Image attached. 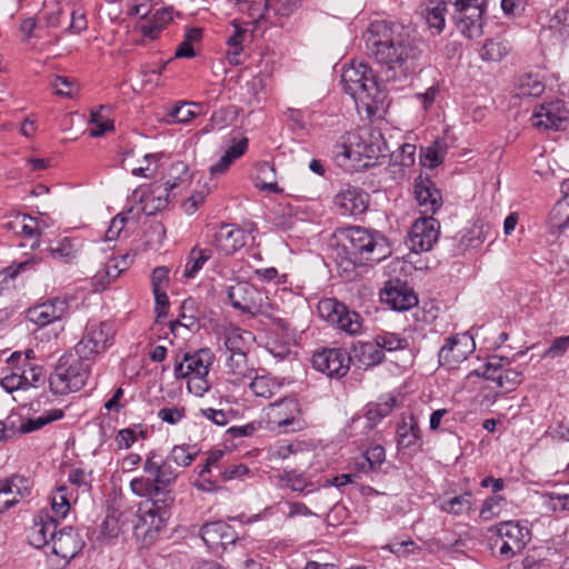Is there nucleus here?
<instances>
[{"label":"nucleus","mask_w":569,"mask_h":569,"mask_svg":"<svg viewBox=\"0 0 569 569\" xmlns=\"http://www.w3.org/2000/svg\"><path fill=\"white\" fill-rule=\"evenodd\" d=\"M365 41L373 59L387 68V80L406 79L421 67V49L398 23L371 22Z\"/></svg>","instance_id":"f257e3e1"},{"label":"nucleus","mask_w":569,"mask_h":569,"mask_svg":"<svg viewBox=\"0 0 569 569\" xmlns=\"http://www.w3.org/2000/svg\"><path fill=\"white\" fill-rule=\"evenodd\" d=\"M337 258L351 264L380 262L391 254L387 238L378 231L362 227H349L335 233Z\"/></svg>","instance_id":"f03ea898"},{"label":"nucleus","mask_w":569,"mask_h":569,"mask_svg":"<svg viewBox=\"0 0 569 569\" xmlns=\"http://www.w3.org/2000/svg\"><path fill=\"white\" fill-rule=\"evenodd\" d=\"M336 148L340 166H350L356 170L373 167L382 153L381 134L368 129L351 131L342 137V142Z\"/></svg>","instance_id":"7ed1b4c3"},{"label":"nucleus","mask_w":569,"mask_h":569,"mask_svg":"<svg viewBox=\"0 0 569 569\" xmlns=\"http://www.w3.org/2000/svg\"><path fill=\"white\" fill-rule=\"evenodd\" d=\"M173 505H158V501L140 502L132 526L136 538L144 545H150L171 517Z\"/></svg>","instance_id":"20e7f679"},{"label":"nucleus","mask_w":569,"mask_h":569,"mask_svg":"<svg viewBox=\"0 0 569 569\" xmlns=\"http://www.w3.org/2000/svg\"><path fill=\"white\" fill-rule=\"evenodd\" d=\"M89 373L88 363L62 357L49 377L50 389L56 395L76 392L86 385Z\"/></svg>","instance_id":"39448f33"},{"label":"nucleus","mask_w":569,"mask_h":569,"mask_svg":"<svg viewBox=\"0 0 569 569\" xmlns=\"http://www.w3.org/2000/svg\"><path fill=\"white\" fill-rule=\"evenodd\" d=\"M113 329L108 322H89L74 350L79 360H94L112 345Z\"/></svg>","instance_id":"423d86ee"},{"label":"nucleus","mask_w":569,"mask_h":569,"mask_svg":"<svg viewBox=\"0 0 569 569\" xmlns=\"http://www.w3.org/2000/svg\"><path fill=\"white\" fill-rule=\"evenodd\" d=\"M227 296L234 309L251 316H268L271 310L269 298L247 281H240L230 286Z\"/></svg>","instance_id":"0eeeda50"},{"label":"nucleus","mask_w":569,"mask_h":569,"mask_svg":"<svg viewBox=\"0 0 569 569\" xmlns=\"http://www.w3.org/2000/svg\"><path fill=\"white\" fill-rule=\"evenodd\" d=\"M317 309L322 319L336 326L339 330L350 336L360 333L362 328L360 315L337 299H322L319 301Z\"/></svg>","instance_id":"6e6552de"},{"label":"nucleus","mask_w":569,"mask_h":569,"mask_svg":"<svg viewBox=\"0 0 569 569\" xmlns=\"http://www.w3.org/2000/svg\"><path fill=\"white\" fill-rule=\"evenodd\" d=\"M268 422L281 432H297L307 427L298 400L283 398L270 403L267 411Z\"/></svg>","instance_id":"1a4fd4ad"},{"label":"nucleus","mask_w":569,"mask_h":569,"mask_svg":"<svg viewBox=\"0 0 569 569\" xmlns=\"http://www.w3.org/2000/svg\"><path fill=\"white\" fill-rule=\"evenodd\" d=\"M489 531L497 535L495 545L500 542L499 553L507 559L519 553L531 538L529 528L513 520L502 521L491 527Z\"/></svg>","instance_id":"9d476101"},{"label":"nucleus","mask_w":569,"mask_h":569,"mask_svg":"<svg viewBox=\"0 0 569 569\" xmlns=\"http://www.w3.org/2000/svg\"><path fill=\"white\" fill-rule=\"evenodd\" d=\"M345 91L353 99L372 98L377 92V82L371 69L363 62H352L341 73Z\"/></svg>","instance_id":"9b49d317"},{"label":"nucleus","mask_w":569,"mask_h":569,"mask_svg":"<svg viewBox=\"0 0 569 569\" xmlns=\"http://www.w3.org/2000/svg\"><path fill=\"white\" fill-rule=\"evenodd\" d=\"M477 376H482L492 380L497 386L509 392L516 389L522 381V372L509 367V360L503 357L492 356L480 368L475 371Z\"/></svg>","instance_id":"f8f14e48"},{"label":"nucleus","mask_w":569,"mask_h":569,"mask_svg":"<svg viewBox=\"0 0 569 569\" xmlns=\"http://www.w3.org/2000/svg\"><path fill=\"white\" fill-rule=\"evenodd\" d=\"M440 223L432 216L417 219L409 231L407 246L416 253L429 251L438 241Z\"/></svg>","instance_id":"ddd939ff"},{"label":"nucleus","mask_w":569,"mask_h":569,"mask_svg":"<svg viewBox=\"0 0 569 569\" xmlns=\"http://www.w3.org/2000/svg\"><path fill=\"white\" fill-rule=\"evenodd\" d=\"M350 362V355L341 348L325 349L315 353L312 357V366L317 371L337 379H340L348 373Z\"/></svg>","instance_id":"4468645a"},{"label":"nucleus","mask_w":569,"mask_h":569,"mask_svg":"<svg viewBox=\"0 0 569 569\" xmlns=\"http://www.w3.org/2000/svg\"><path fill=\"white\" fill-rule=\"evenodd\" d=\"M32 482L21 475L0 479V515L31 496Z\"/></svg>","instance_id":"2eb2a0df"},{"label":"nucleus","mask_w":569,"mask_h":569,"mask_svg":"<svg viewBox=\"0 0 569 569\" xmlns=\"http://www.w3.org/2000/svg\"><path fill=\"white\" fill-rule=\"evenodd\" d=\"M475 342L468 333L455 335L446 339L438 353L439 365L449 370L455 369L473 351Z\"/></svg>","instance_id":"dca6fc26"},{"label":"nucleus","mask_w":569,"mask_h":569,"mask_svg":"<svg viewBox=\"0 0 569 569\" xmlns=\"http://www.w3.org/2000/svg\"><path fill=\"white\" fill-rule=\"evenodd\" d=\"M224 346L227 349L224 372L230 383L239 385L250 377L252 371L248 366L247 355L239 347V339L236 336H228Z\"/></svg>","instance_id":"f3484780"},{"label":"nucleus","mask_w":569,"mask_h":569,"mask_svg":"<svg viewBox=\"0 0 569 569\" xmlns=\"http://www.w3.org/2000/svg\"><path fill=\"white\" fill-rule=\"evenodd\" d=\"M83 546L84 542L77 530L68 527L56 532L52 540H50L49 548L52 555L66 565L79 553Z\"/></svg>","instance_id":"a211bd4d"},{"label":"nucleus","mask_w":569,"mask_h":569,"mask_svg":"<svg viewBox=\"0 0 569 569\" xmlns=\"http://www.w3.org/2000/svg\"><path fill=\"white\" fill-rule=\"evenodd\" d=\"M380 297L386 305L396 311L409 310L418 303L413 290L400 280L389 281L382 289Z\"/></svg>","instance_id":"6ab92c4d"},{"label":"nucleus","mask_w":569,"mask_h":569,"mask_svg":"<svg viewBox=\"0 0 569 569\" xmlns=\"http://www.w3.org/2000/svg\"><path fill=\"white\" fill-rule=\"evenodd\" d=\"M415 198L425 214H435L442 204L440 190L427 176H418L413 183Z\"/></svg>","instance_id":"aec40b11"},{"label":"nucleus","mask_w":569,"mask_h":569,"mask_svg":"<svg viewBox=\"0 0 569 569\" xmlns=\"http://www.w3.org/2000/svg\"><path fill=\"white\" fill-rule=\"evenodd\" d=\"M569 112L563 108V102L556 101L541 104L532 116V126L545 130H560L568 121Z\"/></svg>","instance_id":"412c9836"},{"label":"nucleus","mask_w":569,"mask_h":569,"mask_svg":"<svg viewBox=\"0 0 569 569\" xmlns=\"http://www.w3.org/2000/svg\"><path fill=\"white\" fill-rule=\"evenodd\" d=\"M67 310L68 302L64 299L54 298L30 308L27 316L31 322L44 327L61 320Z\"/></svg>","instance_id":"4be33fe9"},{"label":"nucleus","mask_w":569,"mask_h":569,"mask_svg":"<svg viewBox=\"0 0 569 569\" xmlns=\"http://www.w3.org/2000/svg\"><path fill=\"white\" fill-rule=\"evenodd\" d=\"M397 445L400 450L412 452L421 448V430L417 419L410 415L403 417L397 427Z\"/></svg>","instance_id":"5701e85b"},{"label":"nucleus","mask_w":569,"mask_h":569,"mask_svg":"<svg viewBox=\"0 0 569 569\" xmlns=\"http://www.w3.org/2000/svg\"><path fill=\"white\" fill-rule=\"evenodd\" d=\"M57 532V519L49 515H38L29 530L28 539L34 548L49 547Z\"/></svg>","instance_id":"b1692460"},{"label":"nucleus","mask_w":569,"mask_h":569,"mask_svg":"<svg viewBox=\"0 0 569 569\" xmlns=\"http://www.w3.org/2000/svg\"><path fill=\"white\" fill-rule=\"evenodd\" d=\"M369 194L361 189L348 187L336 197V204L340 208L342 214L357 216L366 211L368 207Z\"/></svg>","instance_id":"393cba45"},{"label":"nucleus","mask_w":569,"mask_h":569,"mask_svg":"<svg viewBox=\"0 0 569 569\" xmlns=\"http://www.w3.org/2000/svg\"><path fill=\"white\" fill-rule=\"evenodd\" d=\"M203 542L210 549H217L224 547L229 543H233L236 535L233 529L223 521H214L206 523L200 530Z\"/></svg>","instance_id":"a878e982"},{"label":"nucleus","mask_w":569,"mask_h":569,"mask_svg":"<svg viewBox=\"0 0 569 569\" xmlns=\"http://www.w3.org/2000/svg\"><path fill=\"white\" fill-rule=\"evenodd\" d=\"M212 361L213 355L207 348L199 349L192 355L186 353L180 361V377L208 376Z\"/></svg>","instance_id":"bb28decb"},{"label":"nucleus","mask_w":569,"mask_h":569,"mask_svg":"<svg viewBox=\"0 0 569 569\" xmlns=\"http://www.w3.org/2000/svg\"><path fill=\"white\" fill-rule=\"evenodd\" d=\"M131 491L139 497L150 498L147 501H158L159 503H174V496L163 497V487L157 485L156 480L139 477L130 481Z\"/></svg>","instance_id":"cd10ccee"},{"label":"nucleus","mask_w":569,"mask_h":569,"mask_svg":"<svg viewBox=\"0 0 569 569\" xmlns=\"http://www.w3.org/2000/svg\"><path fill=\"white\" fill-rule=\"evenodd\" d=\"M20 361L21 355L13 353L7 361V366L2 369V378L0 379V385L8 392H13L17 390H24L23 382H26V377L23 376V370H20Z\"/></svg>","instance_id":"c85d7f7f"},{"label":"nucleus","mask_w":569,"mask_h":569,"mask_svg":"<svg viewBox=\"0 0 569 569\" xmlns=\"http://www.w3.org/2000/svg\"><path fill=\"white\" fill-rule=\"evenodd\" d=\"M243 238L242 230L228 224H223L214 236L218 248L226 254H231L240 249L244 243Z\"/></svg>","instance_id":"c756f323"},{"label":"nucleus","mask_w":569,"mask_h":569,"mask_svg":"<svg viewBox=\"0 0 569 569\" xmlns=\"http://www.w3.org/2000/svg\"><path fill=\"white\" fill-rule=\"evenodd\" d=\"M80 249L81 243L77 239L63 238L56 244H51L48 250L52 259L70 263L78 257Z\"/></svg>","instance_id":"7c9ffc66"},{"label":"nucleus","mask_w":569,"mask_h":569,"mask_svg":"<svg viewBox=\"0 0 569 569\" xmlns=\"http://www.w3.org/2000/svg\"><path fill=\"white\" fill-rule=\"evenodd\" d=\"M254 186L261 191L271 193H281L282 189L279 188L276 180L274 166L269 162H262L257 166V177Z\"/></svg>","instance_id":"2f4dec72"},{"label":"nucleus","mask_w":569,"mask_h":569,"mask_svg":"<svg viewBox=\"0 0 569 569\" xmlns=\"http://www.w3.org/2000/svg\"><path fill=\"white\" fill-rule=\"evenodd\" d=\"M278 482L282 487L290 488L295 492L303 493L308 489V492L315 491V485L311 481H307L302 472H298L296 469L283 470L276 476Z\"/></svg>","instance_id":"473e14b6"},{"label":"nucleus","mask_w":569,"mask_h":569,"mask_svg":"<svg viewBox=\"0 0 569 569\" xmlns=\"http://www.w3.org/2000/svg\"><path fill=\"white\" fill-rule=\"evenodd\" d=\"M511 51L508 41L501 39H488L480 50V58L488 62H499Z\"/></svg>","instance_id":"72a5a7b5"},{"label":"nucleus","mask_w":569,"mask_h":569,"mask_svg":"<svg viewBox=\"0 0 569 569\" xmlns=\"http://www.w3.org/2000/svg\"><path fill=\"white\" fill-rule=\"evenodd\" d=\"M355 352L359 361L366 367L379 365L385 359V353L376 339L375 341L360 342L355 347Z\"/></svg>","instance_id":"f704fd0d"},{"label":"nucleus","mask_w":569,"mask_h":569,"mask_svg":"<svg viewBox=\"0 0 569 569\" xmlns=\"http://www.w3.org/2000/svg\"><path fill=\"white\" fill-rule=\"evenodd\" d=\"M456 26L458 30L467 38H477L482 34L483 16H466L461 11H456Z\"/></svg>","instance_id":"c9c22d12"},{"label":"nucleus","mask_w":569,"mask_h":569,"mask_svg":"<svg viewBox=\"0 0 569 569\" xmlns=\"http://www.w3.org/2000/svg\"><path fill=\"white\" fill-rule=\"evenodd\" d=\"M248 139L242 138L236 144L230 147L224 154L220 158V160L211 166L210 172L211 174H222L224 173L230 164L238 158H240L247 150Z\"/></svg>","instance_id":"e433bc0d"},{"label":"nucleus","mask_w":569,"mask_h":569,"mask_svg":"<svg viewBox=\"0 0 569 569\" xmlns=\"http://www.w3.org/2000/svg\"><path fill=\"white\" fill-rule=\"evenodd\" d=\"M386 460L385 448L376 445L367 449L361 460L357 462L358 470L365 473L377 471Z\"/></svg>","instance_id":"4c0bfd02"},{"label":"nucleus","mask_w":569,"mask_h":569,"mask_svg":"<svg viewBox=\"0 0 569 569\" xmlns=\"http://www.w3.org/2000/svg\"><path fill=\"white\" fill-rule=\"evenodd\" d=\"M211 249H200L198 247L192 248L187 258L183 277L187 279L194 278V276L203 267V264L211 258Z\"/></svg>","instance_id":"58836bf2"},{"label":"nucleus","mask_w":569,"mask_h":569,"mask_svg":"<svg viewBox=\"0 0 569 569\" xmlns=\"http://www.w3.org/2000/svg\"><path fill=\"white\" fill-rule=\"evenodd\" d=\"M545 91V83L531 73L523 74L519 78L517 86V96L520 98L539 97Z\"/></svg>","instance_id":"ea45409f"},{"label":"nucleus","mask_w":569,"mask_h":569,"mask_svg":"<svg viewBox=\"0 0 569 569\" xmlns=\"http://www.w3.org/2000/svg\"><path fill=\"white\" fill-rule=\"evenodd\" d=\"M172 462L176 463V459L168 457L159 468H157L156 482L163 487V497L173 496L171 487L177 478Z\"/></svg>","instance_id":"a19ab883"},{"label":"nucleus","mask_w":569,"mask_h":569,"mask_svg":"<svg viewBox=\"0 0 569 569\" xmlns=\"http://www.w3.org/2000/svg\"><path fill=\"white\" fill-rule=\"evenodd\" d=\"M473 505V497L470 492L456 496L441 503V509L448 513L460 516L471 510Z\"/></svg>","instance_id":"79ce46f5"},{"label":"nucleus","mask_w":569,"mask_h":569,"mask_svg":"<svg viewBox=\"0 0 569 569\" xmlns=\"http://www.w3.org/2000/svg\"><path fill=\"white\" fill-rule=\"evenodd\" d=\"M249 386L257 397L264 399L271 398L280 388V385L269 376H256Z\"/></svg>","instance_id":"37998d69"},{"label":"nucleus","mask_w":569,"mask_h":569,"mask_svg":"<svg viewBox=\"0 0 569 569\" xmlns=\"http://www.w3.org/2000/svg\"><path fill=\"white\" fill-rule=\"evenodd\" d=\"M180 327L189 329L191 331L198 330L199 325V311L196 309V302L192 299H186L180 305Z\"/></svg>","instance_id":"c03bdc74"},{"label":"nucleus","mask_w":569,"mask_h":569,"mask_svg":"<svg viewBox=\"0 0 569 569\" xmlns=\"http://www.w3.org/2000/svg\"><path fill=\"white\" fill-rule=\"evenodd\" d=\"M36 224V220L28 214H21L14 217L13 220L8 221L4 226L8 230H12L16 233L22 232L30 238H37L38 229Z\"/></svg>","instance_id":"a18cd8bd"},{"label":"nucleus","mask_w":569,"mask_h":569,"mask_svg":"<svg viewBox=\"0 0 569 569\" xmlns=\"http://www.w3.org/2000/svg\"><path fill=\"white\" fill-rule=\"evenodd\" d=\"M396 406V398L388 397L386 400L377 402V403H369L368 409L366 412V417L369 422L377 423L382 418L389 416L393 408Z\"/></svg>","instance_id":"49530a36"},{"label":"nucleus","mask_w":569,"mask_h":569,"mask_svg":"<svg viewBox=\"0 0 569 569\" xmlns=\"http://www.w3.org/2000/svg\"><path fill=\"white\" fill-rule=\"evenodd\" d=\"M51 510L54 515L53 518H64L70 510V501L68 497V488L66 486H60L57 490L51 495Z\"/></svg>","instance_id":"de8ad7c7"},{"label":"nucleus","mask_w":569,"mask_h":569,"mask_svg":"<svg viewBox=\"0 0 569 569\" xmlns=\"http://www.w3.org/2000/svg\"><path fill=\"white\" fill-rule=\"evenodd\" d=\"M63 417V411L61 409H53L49 412H46L37 418L29 419L21 423L20 429L23 433L32 432L42 428L43 426L59 420Z\"/></svg>","instance_id":"09e8293b"},{"label":"nucleus","mask_w":569,"mask_h":569,"mask_svg":"<svg viewBox=\"0 0 569 569\" xmlns=\"http://www.w3.org/2000/svg\"><path fill=\"white\" fill-rule=\"evenodd\" d=\"M446 3L438 2L435 7H427L425 10V19L430 29H435L437 33H440L445 28V13Z\"/></svg>","instance_id":"8fccbe9b"},{"label":"nucleus","mask_w":569,"mask_h":569,"mask_svg":"<svg viewBox=\"0 0 569 569\" xmlns=\"http://www.w3.org/2000/svg\"><path fill=\"white\" fill-rule=\"evenodd\" d=\"M549 224L552 229L562 231L569 226V204L557 201L549 213Z\"/></svg>","instance_id":"3c124183"},{"label":"nucleus","mask_w":569,"mask_h":569,"mask_svg":"<svg viewBox=\"0 0 569 569\" xmlns=\"http://www.w3.org/2000/svg\"><path fill=\"white\" fill-rule=\"evenodd\" d=\"M209 193V189L206 186L194 188L191 193L180 203V208L187 216H192L199 208L204 203V200Z\"/></svg>","instance_id":"603ef678"},{"label":"nucleus","mask_w":569,"mask_h":569,"mask_svg":"<svg viewBox=\"0 0 569 569\" xmlns=\"http://www.w3.org/2000/svg\"><path fill=\"white\" fill-rule=\"evenodd\" d=\"M505 502H506L505 498L499 495H495V496L487 498L482 503L479 517L483 521H490V520L499 517L503 510Z\"/></svg>","instance_id":"864d4df0"},{"label":"nucleus","mask_w":569,"mask_h":569,"mask_svg":"<svg viewBox=\"0 0 569 569\" xmlns=\"http://www.w3.org/2000/svg\"><path fill=\"white\" fill-rule=\"evenodd\" d=\"M243 4L247 7L249 16L256 23L264 21L269 22L270 26H277V21L271 19V14H269L267 0H254L244 2Z\"/></svg>","instance_id":"5fc2aeb1"},{"label":"nucleus","mask_w":569,"mask_h":569,"mask_svg":"<svg viewBox=\"0 0 569 569\" xmlns=\"http://www.w3.org/2000/svg\"><path fill=\"white\" fill-rule=\"evenodd\" d=\"M447 146L445 141L436 140L431 146L426 148L422 164L431 169L438 167L445 159Z\"/></svg>","instance_id":"6e6d98bb"},{"label":"nucleus","mask_w":569,"mask_h":569,"mask_svg":"<svg viewBox=\"0 0 569 569\" xmlns=\"http://www.w3.org/2000/svg\"><path fill=\"white\" fill-rule=\"evenodd\" d=\"M201 39V28H186L184 39L180 42V58H193L196 56L194 44Z\"/></svg>","instance_id":"4d7b16f0"},{"label":"nucleus","mask_w":569,"mask_h":569,"mask_svg":"<svg viewBox=\"0 0 569 569\" xmlns=\"http://www.w3.org/2000/svg\"><path fill=\"white\" fill-rule=\"evenodd\" d=\"M20 370H23V376L27 379L26 382H23L24 390L30 387H37L40 382H44V373L41 367L34 366L21 358Z\"/></svg>","instance_id":"13d9d810"},{"label":"nucleus","mask_w":569,"mask_h":569,"mask_svg":"<svg viewBox=\"0 0 569 569\" xmlns=\"http://www.w3.org/2000/svg\"><path fill=\"white\" fill-rule=\"evenodd\" d=\"M269 14L277 23L282 17H288L297 7L298 0H267Z\"/></svg>","instance_id":"bf43d9fd"},{"label":"nucleus","mask_w":569,"mask_h":569,"mask_svg":"<svg viewBox=\"0 0 569 569\" xmlns=\"http://www.w3.org/2000/svg\"><path fill=\"white\" fill-rule=\"evenodd\" d=\"M376 340L382 351L402 350L408 347V341L406 339H402L399 336L390 332L377 336Z\"/></svg>","instance_id":"052dcab7"},{"label":"nucleus","mask_w":569,"mask_h":569,"mask_svg":"<svg viewBox=\"0 0 569 569\" xmlns=\"http://www.w3.org/2000/svg\"><path fill=\"white\" fill-rule=\"evenodd\" d=\"M180 379L186 380L188 391L196 397H202L210 389V383L207 379V376L196 375L189 377H180Z\"/></svg>","instance_id":"680f3d73"},{"label":"nucleus","mask_w":569,"mask_h":569,"mask_svg":"<svg viewBox=\"0 0 569 569\" xmlns=\"http://www.w3.org/2000/svg\"><path fill=\"white\" fill-rule=\"evenodd\" d=\"M486 0H456V11H461L466 16H483Z\"/></svg>","instance_id":"e2e57ef3"},{"label":"nucleus","mask_w":569,"mask_h":569,"mask_svg":"<svg viewBox=\"0 0 569 569\" xmlns=\"http://www.w3.org/2000/svg\"><path fill=\"white\" fill-rule=\"evenodd\" d=\"M52 88L54 89L56 94L60 97H73L76 82L63 76H56L51 82Z\"/></svg>","instance_id":"0e129e2a"},{"label":"nucleus","mask_w":569,"mask_h":569,"mask_svg":"<svg viewBox=\"0 0 569 569\" xmlns=\"http://www.w3.org/2000/svg\"><path fill=\"white\" fill-rule=\"evenodd\" d=\"M113 124L108 119H104L100 111H94L91 113V128L90 136L91 137H100L104 132L112 130Z\"/></svg>","instance_id":"69168bd1"},{"label":"nucleus","mask_w":569,"mask_h":569,"mask_svg":"<svg viewBox=\"0 0 569 569\" xmlns=\"http://www.w3.org/2000/svg\"><path fill=\"white\" fill-rule=\"evenodd\" d=\"M569 348V336L555 339L550 347L543 352L542 358H558L565 355Z\"/></svg>","instance_id":"338daca9"},{"label":"nucleus","mask_w":569,"mask_h":569,"mask_svg":"<svg viewBox=\"0 0 569 569\" xmlns=\"http://www.w3.org/2000/svg\"><path fill=\"white\" fill-rule=\"evenodd\" d=\"M546 437H550L552 440L569 441V425L563 420L557 421L555 425L549 426Z\"/></svg>","instance_id":"774afa93"}]
</instances>
